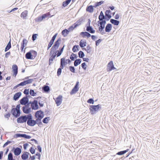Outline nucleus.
Returning <instances> with one entry per match:
<instances>
[{"label":"nucleus","mask_w":160,"mask_h":160,"mask_svg":"<svg viewBox=\"0 0 160 160\" xmlns=\"http://www.w3.org/2000/svg\"><path fill=\"white\" fill-rule=\"evenodd\" d=\"M35 117L37 118L36 120L32 119V116L31 114H29L28 120L27 122V124L30 126H33L37 124L39 126L40 125V110L36 112Z\"/></svg>","instance_id":"f257e3e1"},{"label":"nucleus","mask_w":160,"mask_h":160,"mask_svg":"<svg viewBox=\"0 0 160 160\" xmlns=\"http://www.w3.org/2000/svg\"><path fill=\"white\" fill-rule=\"evenodd\" d=\"M102 108L101 105L98 104L97 105H90L89 110L90 113L91 115L96 114Z\"/></svg>","instance_id":"f03ea898"},{"label":"nucleus","mask_w":160,"mask_h":160,"mask_svg":"<svg viewBox=\"0 0 160 160\" xmlns=\"http://www.w3.org/2000/svg\"><path fill=\"white\" fill-rule=\"evenodd\" d=\"M20 104H18L16 107V108H12L11 111V113L15 118H18L19 117L21 114V111L20 110Z\"/></svg>","instance_id":"7ed1b4c3"},{"label":"nucleus","mask_w":160,"mask_h":160,"mask_svg":"<svg viewBox=\"0 0 160 160\" xmlns=\"http://www.w3.org/2000/svg\"><path fill=\"white\" fill-rule=\"evenodd\" d=\"M58 51H50L49 53V58L48 61V64L50 65L53 62V60L57 56V53Z\"/></svg>","instance_id":"20e7f679"},{"label":"nucleus","mask_w":160,"mask_h":160,"mask_svg":"<svg viewBox=\"0 0 160 160\" xmlns=\"http://www.w3.org/2000/svg\"><path fill=\"white\" fill-rule=\"evenodd\" d=\"M29 114L22 115L18 118L17 119V122L18 123H22L27 122Z\"/></svg>","instance_id":"39448f33"},{"label":"nucleus","mask_w":160,"mask_h":160,"mask_svg":"<svg viewBox=\"0 0 160 160\" xmlns=\"http://www.w3.org/2000/svg\"><path fill=\"white\" fill-rule=\"evenodd\" d=\"M79 82L78 81L76 82L75 85L71 91L70 92V95H72L75 94L77 92L79 89Z\"/></svg>","instance_id":"423d86ee"},{"label":"nucleus","mask_w":160,"mask_h":160,"mask_svg":"<svg viewBox=\"0 0 160 160\" xmlns=\"http://www.w3.org/2000/svg\"><path fill=\"white\" fill-rule=\"evenodd\" d=\"M114 70H116V71H118V70L114 67L112 61H110L108 64L107 71L108 72H109Z\"/></svg>","instance_id":"0eeeda50"},{"label":"nucleus","mask_w":160,"mask_h":160,"mask_svg":"<svg viewBox=\"0 0 160 160\" xmlns=\"http://www.w3.org/2000/svg\"><path fill=\"white\" fill-rule=\"evenodd\" d=\"M21 148L19 147H13L11 151L14 153V155L16 156L19 155L22 152V146H21Z\"/></svg>","instance_id":"6e6552de"},{"label":"nucleus","mask_w":160,"mask_h":160,"mask_svg":"<svg viewBox=\"0 0 160 160\" xmlns=\"http://www.w3.org/2000/svg\"><path fill=\"white\" fill-rule=\"evenodd\" d=\"M38 103L39 106H40V100H39L38 102L36 100H34L32 101L31 107L33 109L36 110L38 109L39 107L38 105Z\"/></svg>","instance_id":"1a4fd4ad"},{"label":"nucleus","mask_w":160,"mask_h":160,"mask_svg":"<svg viewBox=\"0 0 160 160\" xmlns=\"http://www.w3.org/2000/svg\"><path fill=\"white\" fill-rule=\"evenodd\" d=\"M62 95H60L56 98L55 101L57 106H59L62 103Z\"/></svg>","instance_id":"9d476101"},{"label":"nucleus","mask_w":160,"mask_h":160,"mask_svg":"<svg viewBox=\"0 0 160 160\" xmlns=\"http://www.w3.org/2000/svg\"><path fill=\"white\" fill-rule=\"evenodd\" d=\"M61 41V39L59 38L55 42L50 50H56L58 49L60 44V42Z\"/></svg>","instance_id":"9b49d317"},{"label":"nucleus","mask_w":160,"mask_h":160,"mask_svg":"<svg viewBox=\"0 0 160 160\" xmlns=\"http://www.w3.org/2000/svg\"><path fill=\"white\" fill-rule=\"evenodd\" d=\"M12 72H13V76L16 77L18 73V68L16 64H14L12 67Z\"/></svg>","instance_id":"f8f14e48"},{"label":"nucleus","mask_w":160,"mask_h":160,"mask_svg":"<svg viewBox=\"0 0 160 160\" xmlns=\"http://www.w3.org/2000/svg\"><path fill=\"white\" fill-rule=\"evenodd\" d=\"M22 109L23 112L25 114H29V113L31 112V108L29 106H23L22 108Z\"/></svg>","instance_id":"ddd939ff"},{"label":"nucleus","mask_w":160,"mask_h":160,"mask_svg":"<svg viewBox=\"0 0 160 160\" xmlns=\"http://www.w3.org/2000/svg\"><path fill=\"white\" fill-rule=\"evenodd\" d=\"M43 92L48 93L50 92V88L48 85H44L42 88Z\"/></svg>","instance_id":"4468645a"},{"label":"nucleus","mask_w":160,"mask_h":160,"mask_svg":"<svg viewBox=\"0 0 160 160\" xmlns=\"http://www.w3.org/2000/svg\"><path fill=\"white\" fill-rule=\"evenodd\" d=\"M111 12L109 10H107L105 12L104 15L106 21H108L112 17L111 15Z\"/></svg>","instance_id":"2eb2a0df"},{"label":"nucleus","mask_w":160,"mask_h":160,"mask_svg":"<svg viewBox=\"0 0 160 160\" xmlns=\"http://www.w3.org/2000/svg\"><path fill=\"white\" fill-rule=\"evenodd\" d=\"M28 99L26 97H24L21 99L19 100V102L20 104L22 105H25L27 104L28 102Z\"/></svg>","instance_id":"dca6fc26"},{"label":"nucleus","mask_w":160,"mask_h":160,"mask_svg":"<svg viewBox=\"0 0 160 160\" xmlns=\"http://www.w3.org/2000/svg\"><path fill=\"white\" fill-rule=\"evenodd\" d=\"M30 153L27 152L25 151L21 155L22 159L23 160H26L28 158V155Z\"/></svg>","instance_id":"f3484780"},{"label":"nucleus","mask_w":160,"mask_h":160,"mask_svg":"<svg viewBox=\"0 0 160 160\" xmlns=\"http://www.w3.org/2000/svg\"><path fill=\"white\" fill-rule=\"evenodd\" d=\"M67 65V63L65 62L64 58H61L60 62V66L59 68L63 69Z\"/></svg>","instance_id":"a211bd4d"},{"label":"nucleus","mask_w":160,"mask_h":160,"mask_svg":"<svg viewBox=\"0 0 160 160\" xmlns=\"http://www.w3.org/2000/svg\"><path fill=\"white\" fill-rule=\"evenodd\" d=\"M28 42V41L26 39L24 38L23 39L21 43L20 50H23L24 48L26 46Z\"/></svg>","instance_id":"6ab92c4d"},{"label":"nucleus","mask_w":160,"mask_h":160,"mask_svg":"<svg viewBox=\"0 0 160 160\" xmlns=\"http://www.w3.org/2000/svg\"><path fill=\"white\" fill-rule=\"evenodd\" d=\"M22 95L21 92H18L15 94L13 95V99L15 101L18 100Z\"/></svg>","instance_id":"aec40b11"},{"label":"nucleus","mask_w":160,"mask_h":160,"mask_svg":"<svg viewBox=\"0 0 160 160\" xmlns=\"http://www.w3.org/2000/svg\"><path fill=\"white\" fill-rule=\"evenodd\" d=\"M34 57L32 56V52L29 51L27 52L25 55V58L26 59H33Z\"/></svg>","instance_id":"412c9836"},{"label":"nucleus","mask_w":160,"mask_h":160,"mask_svg":"<svg viewBox=\"0 0 160 160\" xmlns=\"http://www.w3.org/2000/svg\"><path fill=\"white\" fill-rule=\"evenodd\" d=\"M112 28V25L110 23L108 24L105 28V31L106 32H109L111 30Z\"/></svg>","instance_id":"4be33fe9"},{"label":"nucleus","mask_w":160,"mask_h":160,"mask_svg":"<svg viewBox=\"0 0 160 160\" xmlns=\"http://www.w3.org/2000/svg\"><path fill=\"white\" fill-rule=\"evenodd\" d=\"M80 35L83 38L87 37L88 38L91 36V34L87 32H82L80 33Z\"/></svg>","instance_id":"5701e85b"},{"label":"nucleus","mask_w":160,"mask_h":160,"mask_svg":"<svg viewBox=\"0 0 160 160\" xmlns=\"http://www.w3.org/2000/svg\"><path fill=\"white\" fill-rule=\"evenodd\" d=\"M86 31L88 32L91 33H94L95 32V31L93 29L92 26H88L86 27Z\"/></svg>","instance_id":"b1692460"},{"label":"nucleus","mask_w":160,"mask_h":160,"mask_svg":"<svg viewBox=\"0 0 160 160\" xmlns=\"http://www.w3.org/2000/svg\"><path fill=\"white\" fill-rule=\"evenodd\" d=\"M82 62V60L80 58L76 59L74 60V67H77Z\"/></svg>","instance_id":"393cba45"},{"label":"nucleus","mask_w":160,"mask_h":160,"mask_svg":"<svg viewBox=\"0 0 160 160\" xmlns=\"http://www.w3.org/2000/svg\"><path fill=\"white\" fill-rule=\"evenodd\" d=\"M78 57V56L77 54H74L73 53H72L70 56V58L72 61H74Z\"/></svg>","instance_id":"a878e982"},{"label":"nucleus","mask_w":160,"mask_h":160,"mask_svg":"<svg viewBox=\"0 0 160 160\" xmlns=\"http://www.w3.org/2000/svg\"><path fill=\"white\" fill-rule=\"evenodd\" d=\"M86 11L90 13L93 12L94 10L93 7L92 5L88 6L86 9Z\"/></svg>","instance_id":"bb28decb"},{"label":"nucleus","mask_w":160,"mask_h":160,"mask_svg":"<svg viewBox=\"0 0 160 160\" xmlns=\"http://www.w3.org/2000/svg\"><path fill=\"white\" fill-rule=\"evenodd\" d=\"M28 12L27 10H25L22 12L20 15L21 18H22L23 19H26L28 16Z\"/></svg>","instance_id":"cd10ccee"},{"label":"nucleus","mask_w":160,"mask_h":160,"mask_svg":"<svg viewBox=\"0 0 160 160\" xmlns=\"http://www.w3.org/2000/svg\"><path fill=\"white\" fill-rule=\"evenodd\" d=\"M86 40H81L79 42V46L82 48H83L86 46Z\"/></svg>","instance_id":"c85d7f7f"},{"label":"nucleus","mask_w":160,"mask_h":160,"mask_svg":"<svg viewBox=\"0 0 160 160\" xmlns=\"http://www.w3.org/2000/svg\"><path fill=\"white\" fill-rule=\"evenodd\" d=\"M110 22L112 24L117 26L118 25L119 22V21L117 20H115L113 19H111L110 20Z\"/></svg>","instance_id":"c756f323"},{"label":"nucleus","mask_w":160,"mask_h":160,"mask_svg":"<svg viewBox=\"0 0 160 160\" xmlns=\"http://www.w3.org/2000/svg\"><path fill=\"white\" fill-rule=\"evenodd\" d=\"M69 32L67 29H65L62 31V34L64 37H65L67 36Z\"/></svg>","instance_id":"7c9ffc66"},{"label":"nucleus","mask_w":160,"mask_h":160,"mask_svg":"<svg viewBox=\"0 0 160 160\" xmlns=\"http://www.w3.org/2000/svg\"><path fill=\"white\" fill-rule=\"evenodd\" d=\"M50 119V117H47L43 119L42 122L44 124H47L48 123Z\"/></svg>","instance_id":"2f4dec72"},{"label":"nucleus","mask_w":160,"mask_h":160,"mask_svg":"<svg viewBox=\"0 0 160 160\" xmlns=\"http://www.w3.org/2000/svg\"><path fill=\"white\" fill-rule=\"evenodd\" d=\"M68 69L70 70V71L72 73H77V72H76L75 70V68L74 67V66H70L69 67Z\"/></svg>","instance_id":"473e14b6"},{"label":"nucleus","mask_w":160,"mask_h":160,"mask_svg":"<svg viewBox=\"0 0 160 160\" xmlns=\"http://www.w3.org/2000/svg\"><path fill=\"white\" fill-rule=\"evenodd\" d=\"M71 1V0H66L62 3V6L65 7L70 3Z\"/></svg>","instance_id":"72a5a7b5"},{"label":"nucleus","mask_w":160,"mask_h":160,"mask_svg":"<svg viewBox=\"0 0 160 160\" xmlns=\"http://www.w3.org/2000/svg\"><path fill=\"white\" fill-rule=\"evenodd\" d=\"M78 57L80 58H82L85 56L84 53L82 51H79L78 52Z\"/></svg>","instance_id":"f704fd0d"},{"label":"nucleus","mask_w":160,"mask_h":160,"mask_svg":"<svg viewBox=\"0 0 160 160\" xmlns=\"http://www.w3.org/2000/svg\"><path fill=\"white\" fill-rule=\"evenodd\" d=\"M87 102L88 103L93 104L94 102L93 98H89L87 100Z\"/></svg>","instance_id":"c9c22d12"},{"label":"nucleus","mask_w":160,"mask_h":160,"mask_svg":"<svg viewBox=\"0 0 160 160\" xmlns=\"http://www.w3.org/2000/svg\"><path fill=\"white\" fill-rule=\"evenodd\" d=\"M38 150L39 152H37L35 155L37 156L38 157V159L39 160H40V145H38L37 146Z\"/></svg>","instance_id":"e433bc0d"},{"label":"nucleus","mask_w":160,"mask_h":160,"mask_svg":"<svg viewBox=\"0 0 160 160\" xmlns=\"http://www.w3.org/2000/svg\"><path fill=\"white\" fill-rule=\"evenodd\" d=\"M23 134H21L19 133H18L15 134L13 138H17L19 137H23Z\"/></svg>","instance_id":"4c0bfd02"},{"label":"nucleus","mask_w":160,"mask_h":160,"mask_svg":"<svg viewBox=\"0 0 160 160\" xmlns=\"http://www.w3.org/2000/svg\"><path fill=\"white\" fill-rule=\"evenodd\" d=\"M82 20L79 19L75 23H74L75 25V27H77L79 25H80L81 24V22L82 21Z\"/></svg>","instance_id":"58836bf2"},{"label":"nucleus","mask_w":160,"mask_h":160,"mask_svg":"<svg viewBox=\"0 0 160 160\" xmlns=\"http://www.w3.org/2000/svg\"><path fill=\"white\" fill-rule=\"evenodd\" d=\"M124 154H125V153L124 152L123 150L122 151H119V152H117L115 155H113V157H116V156H117V155H124Z\"/></svg>","instance_id":"ea45409f"},{"label":"nucleus","mask_w":160,"mask_h":160,"mask_svg":"<svg viewBox=\"0 0 160 160\" xmlns=\"http://www.w3.org/2000/svg\"><path fill=\"white\" fill-rule=\"evenodd\" d=\"M13 155L12 153L10 152L9 153L8 155V160H11L14 159L13 158Z\"/></svg>","instance_id":"a19ab883"},{"label":"nucleus","mask_w":160,"mask_h":160,"mask_svg":"<svg viewBox=\"0 0 160 160\" xmlns=\"http://www.w3.org/2000/svg\"><path fill=\"white\" fill-rule=\"evenodd\" d=\"M81 67L84 70H86L87 67V65H86L85 62L82 63L81 65Z\"/></svg>","instance_id":"79ce46f5"},{"label":"nucleus","mask_w":160,"mask_h":160,"mask_svg":"<svg viewBox=\"0 0 160 160\" xmlns=\"http://www.w3.org/2000/svg\"><path fill=\"white\" fill-rule=\"evenodd\" d=\"M11 47V43L10 40L8 43L7 45L6 46L5 50H9Z\"/></svg>","instance_id":"37998d69"},{"label":"nucleus","mask_w":160,"mask_h":160,"mask_svg":"<svg viewBox=\"0 0 160 160\" xmlns=\"http://www.w3.org/2000/svg\"><path fill=\"white\" fill-rule=\"evenodd\" d=\"M32 145V147L30 148L29 149V151H30V152L32 154H34L35 153V149H34L33 147H35V146L34 145Z\"/></svg>","instance_id":"c03bdc74"},{"label":"nucleus","mask_w":160,"mask_h":160,"mask_svg":"<svg viewBox=\"0 0 160 160\" xmlns=\"http://www.w3.org/2000/svg\"><path fill=\"white\" fill-rule=\"evenodd\" d=\"M29 93L31 96H35L37 94L36 92H34V90L31 89H30Z\"/></svg>","instance_id":"a18cd8bd"},{"label":"nucleus","mask_w":160,"mask_h":160,"mask_svg":"<svg viewBox=\"0 0 160 160\" xmlns=\"http://www.w3.org/2000/svg\"><path fill=\"white\" fill-rule=\"evenodd\" d=\"M48 13H46L42 15L41 16V21L43 19L48 18Z\"/></svg>","instance_id":"49530a36"},{"label":"nucleus","mask_w":160,"mask_h":160,"mask_svg":"<svg viewBox=\"0 0 160 160\" xmlns=\"http://www.w3.org/2000/svg\"><path fill=\"white\" fill-rule=\"evenodd\" d=\"M74 26L75 25L74 24L72 25L71 26H70L68 29L69 32H70L72 31L75 28H76Z\"/></svg>","instance_id":"de8ad7c7"},{"label":"nucleus","mask_w":160,"mask_h":160,"mask_svg":"<svg viewBox=\"0 0 160 160\" xmlns=\"http://www.w3.org/2000/svg\"><path fill=\"white\" fill-rule=\"evenodd\" d=\"M33 81V79H29L25 80L26 84L31 83Z\"/></svg>","instance_id":"09e8293b"},{"label":"nucleus","mask_w":160,"mask_h":160,"mask_svg":"<svg viewBox=\"0 0 160 160\" xmlns=\"http://www.w3.org/2000/svg\"><path fill=\"white\" fill-rule=\"evenodd\" d=\"M106 20H102L101 21H98V26L99 25V24H102V25H103L104 26H105V25L106 23Z\"/></svg>","instance_id":"8fccbe9b"},{"label":"nucleus","mask_w":160,"mask_h":160,"mask_svg":"<svg viewBox=\"0 0 160 160\" xmlns=\"http://www.w3.org/2000/svg\"><path fill=\"white\" fill-rule=\"evenodd\" d=\"M44 112L41 110V125H43L41 122V119L44 117Z\"/></svg>","instance_id":"3c124183"},{"label":"nucleus","mask_w":160,"mask_h":160,"mask_svg":"<svg viewBox=\"0 0 160 160\" xmlns=\"http://www.w3.org/2000/svg\"><path fill=\"white\" fill-rule=\"evenodd\" d=\"M22 138L25 139H29L31 138V137L26 134H23Z\"/></svg>","instance_id":"603ef678"},{"label":"nucleus","mask_w":160,"mask_h":160,"mask_svg":"<svg viewBox=\"0 0 160 160\" xmlns=\"http://www.w3.org/2000/svg\"><path fill=\"white\" fill-rule=\"evenodd\" d=\"M54 42V41H52V40H51L48 45L47 50H48V49L52 46V45L53 44V43Z\"/></svg>","instance_id":"864d4df0"},{"label":"nucleus","mask_w":160,"mask_h":160,"mask_svg":"<svg viewBox=\"0 0 160 160\" xmlns=\"http://www.w3.org/2000/svg\"><path fill=\"white\" fill-rule=\"evenodd\" d=\"M62 71V69H61V68H59L58 69L57 72V75L59 77L61 75Z\"/></svg>","instance_id":"5fc2aeb1"},{"label":"nucleus","mask_w":160,"mask_h":160,"mask_svg":"<svg viewBox=\"0 0 160 160\" xmlns=\"http://www.w3.org/2000/svg\"><path fill=\"white\" fill-rule=\"evenodd\" d=\"M12 142V141H9V140H8L7 142H6L3 145V147L5 148L6 147L7 145H8V144H9Z\"/></svg>","instance_id":"6e6d98bb"},{"label":"nucleus","mask_w":160,"mask_h":160,"mask_svg":"<svg viewBox=\"0 0 160 160\" xmlns=\"http://www.w3.org/2000/svg\"><path fill=\"white\" fill-rule=\"evenodd\" d=\"M37 36H38V34H33L32 35V40L33 41L36 39Z\"/></svg>","instance_id":"4d7b16f0"},{"label":"nucleus","mask_w":160,"mask_h":160,"mask_svg":"<svg viewBox=\"0 0 160 160\" xmlns=\"http://www.w3.org/2000/svg\"><path fill=\"white\" fill-rule=\"evenodd\" d=\"M135 148H133L132 149V150H131V152H128L127 154V155H126V157H125L123 159H125V158H127L129 156L130 154H131L135 150Z\"/></svg>","instance_id":"13d9d810"},{"label":"nucleus","mask_w":160,"mask_h":160,"mask_svg":"<svg viewBox=\"0 0 160 160\" xmlns=\"http://www.w3.org/2000/svg\"><path fill=\"white\" fill-rule=\"evenodd\" d=\"M30 51L32 52V56L34 57L33 58V59H34L37 55V52L36 51Z\"/></svg>","instance_id":"bf43d9fd"},{"label":"nucleus","mask_w":160,"mask_h":160,"mask_svg":"<svg viewBox=\"0 0 160 160\" xmlns=\"http://www.w3.org/2000/svg\"><path fill=\"white\" fill-rule=\"evenodd\" d=\"M8 105L7 104H5L4 105H3L2 106V108L5 109V111L6 112H7V110L8 109Z\"/></svg>","instance_id":"052dcab7"},{"label":"nucleus","mask_w":160,"mask_h":160,"mask_svg":"<svg viewBox=\"0 0 160 160\" xmlns=\"http://www.w3.org/2000/svg\"><path fill=\"white\" fill-rule=\"evenodd\" d=\"M98 19H99V21H101L103 20H104V19L106 20V18H105L104 16H99Z\"/></svg>","instance_id":"680f3d73"},{"label":"nucleus","mask_w":160,"mask_h":160,"mask_svg":"<svg viewBox=\"0 0 160 160\" xmlns=\"http://www.w3.org/2000/svg\"><path fill=\"white\" fill-rule=\"evenodd\" d=\"M23 93L27 95L29 94V89H24L23 91Z\"/></svg>","instance_id":"e2e57ef3"},{"label":"nucleus","mask_w":160,"mask_h":160,"mask_svg":"<svg viewBox=\"0 0 160 160\" xmlns=\"http://www.w3.org/2000/svg\"><path fill=\"white\" fill-rule=\"evenodd\" d=\"M105 28V26L102 24H100V26L98 28L99 31H102Z\"/></svg>","instance_id":"0e129e2a"},{"label":"nucleus","mask_w":160,"mask_h":160,"mask_svg":"<svg viewBox=\"0 0 160 160\" xmlns=\"http://www.w3.org/2000/svg\"><path fill=\"white\" fill-rule=\"evenodd\" d=\"M78 48H79L78 45H75L73 46L72 50H78Z\"/></svg>","instance_id":"69168bd1"},{"label":"nucleus","mask_w":160,"mask_h":160,"mask_svg":"<svg viewBox=\"0 0 160 160\" xmlns=\"http://www.w3.org/2000/svg\"><path fill=\"white\" fill-rule=\"evenodd\" d=\"M11 114L9 112H8V113L4 115V117L6 118H8V119L10 117Z\"/></svg>","instance_id":"338daca9"},{"label":"nucleus","mask_w":160,"mask_h":160,"mask_svg":"<svg viewBox=\"0 0 160 160\" xmlns=\"http://www.w3.org/2000/svg\"><path fill=\"white\" fill-rule=\"evenodd\" d=\"M28 144L27 143H25L23 144V148L24 150H26L27 147L28 146Z\"/></svg>","instance_id":"774afa93"}]
</instances>
